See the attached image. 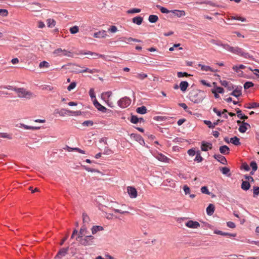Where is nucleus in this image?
Returning a JSON list of instances; mask_svg holds the SVG:
<instances>
[{
    "mask_svg": "<svg viewBox=\"0 0 259 259\" xmlns=\"http://www.w3.org/2000/svg\"><path fill=\"white\" fill-rule=\"evenodd\" d=\"M215 44L218 46H220L223 47L226 50H227L233 54L239 55L241 56H243L245 58H247L249 57V54L247 53L243 52L242 50L238 47H231L227 44H223L221 42H219L218 43H216Z\"/></svg>",
    "mask_w": 259,
    "mask_h": 259,
    "instance_id": "f257e3e1",
    "label": "nucleus"
},
{
    "mask_svg": "<svg viewBox=\"0 0 259 259\" xmlns=\"http://www.w3.org/2000/svg\"><path fill=\"white\" fill-rule=\"evenodd\" d=\"M205 97V93L200 90H193L189 93L190 100L195 103L201 102Z\"/></svg>",
    "mask_w": 259,
    "mask_h": 259,
    "instance_id": "f03ea898",
    "label": "nucleus"
},
{
    "mask_svg": "<svg viewBox=\"0 0 259 259\" xmlns=\"http://www.w3.org/2000/svg\"><path fill=\"white\" fill-rule=\"evenodd\" d=\"M13 91L16 92L18 97L20 98L30 99L35 97L33 93L22 88H18L14 87Z\"/></svg>",
    "mask_w": 259,
    "mask_h": 259,
    "instance_id": "7ed1b4c3",
    "label": "nucleus"
},
{
    "mask_svg": "<svg viewBox=\"0 0 259 259\" xmlns=\"http://www.w3.org/2000/svg\"><path fill=\"white\" fill-rule=\"evenodd\" d=\"M95 238L92 235H87L76 238L79 243L83 246H90L94 244Z\"/></svg>",
    "mask_w": 259,
    "mask_h": 259,
    "instance_id": "20e7f679",
    "label": "nucleus"
},
{
    "mask_svg": "<svg viewBox=\"0 0 259 259\" xmlns=\"http://www.w3.org/2000/svg\"><path fill=\"white\" fill-rule=\"evenodd\" d=\"M55 113L59 114L60 116H64L70 113L73 114L75 115H78L80 114L81 112L80 111H72L65 109H61V110L56 109Z\"/></svg>",
    "mask_w": 259,
    "mask_h": 259,
    "instance_id": "39448f33",
    "label": "nucleus"
},
{
    "mask_svg": "<svg viewBox=\"0 0 259 259\" xmlns=\"http://www.w3.org/2000/svg\"><path fill=\"white\" fill-rule=\"evenodd\" d=\"M53 54L55 57L63 56L70 57L71 55V53L70 52L65 49L63 50L61 48H58L55 50L53 51Z\"/></svg>",
    "mask_w": 259,
    "mask_h": 259,
    "instance_id": "423d86ee",
    "label": "nucleus"
},
{
    "mask_svg": "<svg viewBox=\"0 0 259 259\" xmlns=\"http://www.w3.org/2000/svg\"><path fill=\"white\" fill-rule=\"evenodd\" d=\"M131 103V100L127 97L122 98L118 101V106L122 108H125L128 107Z\"/></svg>",
    "mask_w": 259,
    "mask_h": 259,
    "instance_id": "0eeeda50",
    "label": "nucleus"
},
{
    "mask_svg": "<svg viewBox=\"0 0 259 259\" xmlns=\"http://www.w3.org/2000/svg\"><path fill=\"white\" fill-rule=\"evenodd\" d=\"M81 54L90 55L92 57L93 59H97L101 58L105 60H107L106 56L104 55L99 54L98 53L93 52L91 51H88L84 53H81Z\"/></svg>",
    "mask_w": 259,
    "mask_h": 259,
    "instance_id": "6e6552de",
    "label": "nucleus"
},
{
    "mask_svg": "<svg viewBox=\"0 0 259 259\" xmlns=\"http://www.w3.org/2000/svg\"><path fill=\"white\" fill-rule=\"evenodd\" d=\"M127 192L131 198H135L137 197L138 193L136 189L132 186L127 187Z\"/></svg>",
    "mask_w": 259,
    "mask_h": 259,
    "instance_id": "1a4fd4ad",
    "label": "nucleus"
},
{
    "mask_svg": "<svg viewBox=\"0 0 259 259\" xmlns=\"http://www.w3.org/2000/svg\"><path fill=\"white\" fill-rule=\"evenodd\" d=\"M155 157L159 161L162 162L169 163L170 161H171V160L170 158L167 157L166 156L163 155L161 153L157 154L155 155Z\"/></svg>",
    "mask_w": 259,
    "mask_h": 259,
    "instance_id": "9d476101",
    "label": "nucleus"
},
{
    "mask_svg": "<svg viewBox=\"0 0 259 259\" xmlns=\"http://www.w3.org/2000/svg\"><path fill=\"white\" fill-rule=\"evenodd\" d=\"M185 225L189 228H192V229H196L199 227H200V224L197 222V221H193L192 220L188 221Z\"/></svg>",
    "mask_w": 259,
    "mask_h": 259,
    "instance_id": "9b49d317",
    "label": "nucleus"
},
{
    "mask_svg": "<svg viewBox=\"0 0 259 259\" xmlns=\"http://www.w3.org/2000/svg\"><path fill=\"white\" fill-rule=\"evenodd\" d=\"M93 103L95 107L101 112L105 113L107 110V108L100 104L96 99L93 100Z\"/></svg>",
    "mask_w": 259,
    "mask_h": 259,
    "instance_id": "f8f14e48",
    "label": "nucleus"
},
{
    "mask_svg": "<svg viewBox=\"0 0 259 259\" xmlns=\"http://www.w3.org/2000/svg\"><path fill=\"white\" fill-rule=\"evenodd\" d=\"M212 148V145L210 143L206 142L203 141L201 143V149L203 151H207L208 149H211Z\"/></svg>",
    "mask_w": 259,
    "mask_h": 259,
    "instance_id": "ddd939ff",
    "label": "nucleus"
},
{
    "mask_svg": "<svg viewBox=\"0 0 259 259\" xmlns=\"http://www.w3.org/2000/svg\"><path fill=\"white\" fill-rule=\"evenodd\" d=\"M131 138H133L134 140L138 142L141 145H143L145 144V142L143 138L138 134H132L131 135Z\"/></svg>",
    "mask_w": 259,
    "mask_h": 259,
    "instance_id": "4468645a",
    "label": "nucleus"
},
{
    "mask_svg": "<svg viewBox=\"0 0 259 259\" xmlns=\"http://www.w3.org/2000/svg\"><path fill=\"white\" fill-rule=\"evenodd\" d=\"M250 127V125L247 122H245L244 121L242 122V124H241L239 127V131L241 133H245L248 128Z\"/></svg>",
    "mask_w": 259,
    "mask_h": 259,
    "instance_id": "2eb2a0df",
    "label": "nucleus"
},
{
    "mask_svg": "<svg viewBox=\"0 0 259 259\" xmlns=\"http://www.w3.org/2000/svg\"><path fill=\"white\" fill-rule=\"evenodd\" d=\"M88 233V231L87 227L85 226V225H82V226L81 227L79 230L78 235L77 238L87 236Z\"/></svg>",
    "mask_w": 259,
    "mask_h": 259,
    "instance_id": "dca6fc26",
    "label": "nucleus"
},
{
    "mask_svg": "<svg viewBox=\"0 0 259 259\" xmlns=\"http://www.w3.org/2000/svg\"><path fill=\"white\" fill-rule=\"evenodd\" d=\"M170 13L174 14L175 16L179 18L186 15V13L184 10H170Z\"/></svg>",
    "mask_w": 259,
    "mask_h": 259,
    "instance_id": "f3484780",
    "label": "nucleus"
},
{
    "mask_svg": "<svg viewBox=\"0 0 259 259\" xmlns=\"http://www.w3.org/2000/svg\"><path fill=\"white\" fill-rule=\"evenodd\" d=\"M213 157L218 161L223 164H226L227 163L226 158L220 154H215L213 155Z\"/></svg>",
    "mask_w": 259,
    "mask_h": 259,
    "instance_id": "a211bd4d",
    "label": "nucleus"
},
{
    "mask_svg": "<svg viewBox=\"0 0 259 259\" xmlns=\"http://www.w3.org/2000/svg\"><path fill=\"white\" fill-rule=\"evenodd\" d=\"M93 36L95 38H104L107 36V34L105 30H102L95 32Z\"/></svg>",
    "mask_w": 259,
    "mask_h": 259,
    "instance_id": "6ab92c4d",
    "label": "nucleus"
},
{
    "mask_svg": "<svg viewBox=\"0 0 259 259\" xmlns=\"http://www.w3.org/2000/svg\"><path fill=\"white\" fill-rule=\"evenodd\" d=\"M19 127L24 128L25 130H37L40 129L39 126H29L26 124H24L23 123H20Z\"/></svg>",
    "mask_w": 259,
    "mask_h": 259,
    "instance_id": "aec40b11",
    "label": "nucleus"
},
{
    "mask_svg": "<svg viewBox=\"0 0 259 259\" xmlns=\"http://www.w3.org/2000/svg\"><path fill=\"white\" fill-rule=\"evenodd\" d=\"M68 249H69V247H67V248H61L59 251V252H58L57 254V256H65L68 251Z\"/></svg>",
    "mask_w": 259,
    "mask_h": 259,
    "instance_id": "412c9836",
    "label": "nucleus"
},
{
    "mask_svg": "<svg viewBox=\"0 0 259 259\" xmlns=\"http://www.w3.org/2000/svg\"><path fill=\"white\" fill-rule=\"evenodd\" d=\"M221 84L225 87L228 88V90L231 91L233 89V86L232 83L228 82L226 80H221Z\"/></svg>",
    "mask_w": 259,
    "mask_h": 259,
    "instance_id": "4be33fe9",
    "label": "nucleus"
},
{
    "mask_svg": "<svg viewBox=\"0 0 259 259\" xmlns=\"http://www.w3.org/2000/svg\"><path fill=\"white\" fill-rule=\"evenodd\" d=\"M189 86V83L187 81H181L180 84V88L182 92H185Z\"/></svg>",
    "mask_w": 259,
    "mask_h": 259,
    "instance_id": "5701e85b",
    "label": "nucleus"
},
{
    "mask_svg": "<svg viewBox=\"0 0 259 259\" xmlns=\"http://www.w3.org/2000/svg\"><path fill=\"white\" fill-rule=\"evenodd\" d=\"M214 211V206L212 204H209L208 207L206 208V212L208 215H212Z\"/></svg>",
    "mask_w": 259,
    "mask_h": 259,
    "instance_id": "b1692460",
    "label": "nucleus"
},
{
    "mask_svg": "<svg viewBox=\"0 0 259 259\" xmlns=\"http://www.w3.org/2000/svg\"><path fill=\"white\" fill-rule=\"evenodd\" d=\"M219 150L222 154H227L229 153L230 149L227 146L224 145L221 146Z\"/></svg>",
    "mask_w": 259,
    "mask_h": 259,
    "instance_id": "393cba45",
    "label": "nucleus"
},
{
    "mask_svg": "<svg viewBox=\"0 0 259 259\" xmlns=\"http://www.w3.org/2000/svg\"><path fill=\"white\" fill-rule=\"evenodd\" d=\"M164 184L165 186H169L172 188H174L175 187V183L174 181L171 179H167L164 181Z\"/></svg>",
    "mask_w": 259,
    "mask_h": 259,
    "instance_id": "a878e982",
    "label": "nucleus"
},
{
    "mask_svg": "<svg viewBox=\"0 0 259 259\" xmlns=\"http://www.w3.org/2000/svg\"><path fill=\"white\" fill-rule=\"evenodd\" d=\"M250 187V185L249 183L247 181H243L241 185V188L242 189L245 191L248 190Z\"/></svg>",
    "mask_w": 259,
    "mask_h": 259,
    "instance_id": "bb28decb",
    "label": "nucleus"
},
{
    "mask_svg": "<svg viewBox=\"0 0 259 259\" xmlns=\"http://www.w3.org/2000/svg\"><path fill=\"white\" fill-rule=\"evenodd\" d=\"M147 109L144 106L139 107L137 108L136 111L137 113L141 114H144L147 113Z\"/></svg>",
    "mask_w": 259,
    "mask_h": 259,
    "instance_id": "cd10ccee",
    "label": "nucleus"
},
{
    "mask_svg": "<svg viewBox=\"0 0 259 259\" xmlns=\"http://www.w3.org/2000/svg\"><path fill=\"white\" fill-rule=\"evenodd\" d=\"M143 20L142 17L140 16H137L133 18V22L139 25L142 24Z\"/></svg>",
    "mask_w": 259,
    "mask_h": 259,
    "instance_id": "c85d7f7f",
    "label": "nucleus"
},
{
    "mask_svg": "<svg viewBox=\"0 0 259 259\" xmlns=\"http://www.w3.org/2000/svg\"><path fill=\"white\" fill-rule=\"evenodd\" d=\"M198 66L201 67V69L203 71H210L211 72H215V71L212 69L210 67L208 66H205L202 65L201 64H199Z\"/></svg>",
    "mask_w": 259,
    "mask_h": 259,
    "instance_id": "c756f323",
    "label": "nucleus"
},
{
    "mask_svg": "<svg viewBox=\"0 0 259 259\" xmlns=\"http://www.w3.org/2000/svg\"><path fill=\"white\" fill-rule=\"evenodd\" d=\"M86 72H89L90 73H95L98 72L99 70L97 69H90L88 68H85V69L83 70L79 71V73H84Z\"/></svg>",
    "mask_w": 259,
    "mask_h": 259,
    "instance_id": "7c9ffc66",
    "label": "nucleus"
},
{
    "mask_svg": "<svg viewBox=\"0 0 259 259\" xmlns=\"http://www.w3.org/2000/svg\"><path fill=\"white\" fill-rule=\"evenodd\" d=\"M103 230V228L102 226H94L91 230L93 234H96L97 232L100 231H102Z\"/></svg>",
    "mask_w": 259,
    "mask_h": 259,
    "instance_id": "2f4dec72",
    "label": "nucleus"
},
{
    "mask_svg": "<svg viewBox=\"0 0 259 259\" xmlns=\"http://www.w3.org/2000/svg\"><path fill=\"white\" fill-rule=\"evenodd\" d=\"M230 142L236 146L240 145V140L237 137H234L230 139Z\"/></svg>",
    "mask_w": 259,
    "mask_h": 259,
    "instance_id": "473e14b6",
    "label": "nucleus"
},
{
    "mask_svg": "<svg viewBox=\"0 0 259 259\" xmlns=\"http://www.w3.org/2000/svg\"><path fill=\"white\" fill-rule=\"evenodd\" d=\"M135 76L137 79L141 80H143L146 78H147L148 77V75L147 74L144 73H138L136 74Z\"/></svg>",
    "mask_w": 259,
    "mask_h": 259,
    "instance_id": "72a5a7b5",
    "label": "nucleus"
},
{
    "mask_svg": "<svg viewBox=\"0 0 259 259\" xmlns=\"http://www.w3.org/2000/svg\"><path fill=\"white\" fill-rule=\"evenodd\" d=\"M67 150L69 152L70 151H76L78 153H80L81 154H85V151L78 148H71V147H67Z\"/></svg>",
    "mask_w": 259,
    "mask_h": 259,
    "instance_id": "f704fd0d",
    "label": "nucleus"
},
{
    "mask_svg": "<svg viewBox=\"0 0 259 259\" xmlns=\"http://www.w3.org/2000/svg\"><path fill=\"white\" fill-rule=\"evenodd\" d=\"M236 112L237 113L238 117L241 119H247L248 117L245 115H243L241 113V111L239 108L236 109Z\"/></svg>",
    "mask_w": 259,
    "mask_h": 259,
    "instance_id": "c9c22d12",
    "label": "nucleus"
},
{
    "mask_svg": "<svg viewBox=\"0 0 259 259\" xmlns=\"http://www.w3.org/2000/svg\"><path fill=\"white\" fill-rule=\"evenodd\" d=\"M158 16L155 15H151L148 18V20L151 23H155L158 21Z\"/></svg>",
    "mask_w": 259,
    "mask_h": 259,
    "instance_id": "e433bc0d",
    "label": "nucleus"
},
{
    "mask_svg": "<svg viewBox=\"0 0 259 259\" xmlns=\"http://www.w3.org/2000/svg\"><path fill=\"white\" fill-rule=\"evenodd\" d=\"M48 27L50 28L54 27L56 25V21L53 19H48L47 21Z\"/></svg>",
    "mask_w": 259,
    "mask_h": 259,
    "instance_id": "4c0bfd02",
    "label": "nucleus"
},
{
    "mask_svg": "<svg viewBox=\"0 0 259 259\" xmlns=\"http://www.w3.org/2000/svg\"><path fill=\"white\" fill-rule=\"evenodd\" d=\"M231 95L236 97H238L241 95V90L236 89L231 93Z\"/></svg>",
    "mask_w": 259,
    "mask_h": 259,
    "instance_id": "58836bf2",
    "label": "nucleus"
},
{
    "mask_svg": "<svg viewBox=\"0 0 259 259\" xmlns=\"http://www.w3.org/2000/svg\"><path fill=\"white\" fill-rule=\"evenodd\" d=\"M112 95V92L110 91L106 92L102 94V98L105 100L108 99Z\"/></svg>",
    "mask_w": 259,
    "mask_h": 259,
    "instance_id": "ea45409f",
    "label": "nucleus"
},
{
    "mask_svg": "<svg viewBox=\"0 0 259 259\" xmlns=\"http://www.w3.org/2000/svg\"><path fill=\"white\" fill-rule=\"evenodd\" d=\"M245 107L248 109L255 108L256 107H259V103H249L247 106H245Z\"/></svg>",
    "mask_w": 259,
    "mask_h": 259,
    "instance_id": "a19ab883",
    "label": "nucleus"
},
{
    "mask_svg": "<svg viewBox=\"0 0 259 259\" xmlns=\"http://www.w3.org/2000/svg\"><path fill=\"white\" fill-rule=\"evenodd\" d=\"M156 7L158 8L160 10V12L162 13L167 14L170 13V11L167 10L165 8L163 7L160 5H156Z\"/></svg>",
    "mask_w": 259,
    "mask_h": 259,
    "instance_id": "79ce46f5",
    "label": "nucleus"
},
{
    "mask_svg": "<svg viewBox=\"0 0 259 259\" xmlns=\"http://www.w3.org/2000/svg\"><path fill=\"white\" fill-rule=\"evenodd\" d=\"M35 6H37L38 8H40V6H39V4H38V3H33L29 7V9L31 11H38V10L37 9V8H36Z\"/></svg>",
    "mask_w": 259,
    "mask_h": 259,
    "instance_id": "37998d69",
    "label": "nucleus"
},
{
    "mask_svg": "<svg viewBox=\"0 0 259 259\" xmlns=\"http://www.w3.org/2000/svg\"><path fill=\"white\" fill-rule=\"evenodd\" d=\"M0 138H6L8 139H12V135L7 133H0Z\"/></svg>",
    "mask_w": 259,
    "mask_h": 259,
    "instance_id": "c03bdc74",
    "label": "nucleus"
},
{
    "mask_svg": "<svg viewBox=\"0 0 259 259\" xmlns=\"http://www.w3.org/2000/svg\"><path fill=\"white\" fill-rule=\"evenodd\" d=\"M39 67L40 68H44V67L49 68L50 67V64L49 62H48L46 61H43L40 62V63L39 64Z\"/></svg>",
    "mask_w": 259,
    "mask_h": 259,
    "instance_id": "a18cd8bd",
    "label": "nucleus"
},
{
    "mask_svg": "<svg viewBox=\"0 0 259 259\" xmlns=\"http://www.w3.org/2000/svg\"><path fill=\"white\" fill-rule=\"evenodd\" d=\"M196 4H207V5H210L211 6H213V7H215L217 6L214 3H213L212 2H211V1H203V2H196Z\"/></svg>",
    "mask_w": 259,
    "mask_h": 259,
    "instance_id": "49530a36",
    "label": "nucleus"
},
{
    "mask_svg": "<svg viewBox=\"0 0 259 259\" xmlns=\"http://www.w3.org/2000/svg\"><path fill=\"white\" fill-rule=\"evenodd\" d=\"M202 160H203V158L200 155V152L199 151H198L196 153V156L195 158L194 159V160L198 162H201L202 161Z\"/></svg>",
    "mask_w": 259,
    "mask_h": 259,
    "instance_id": "de8ad7c7",
    "label": "nucleus"
},
{
    "mask_svg": "<svg viewBox=\"0 0 259 259\" xmlns=\"http://www.w3.org/2000/svg\"><path fill=\"white\" fill-rule=\"evenodd\" d=\"M229 19H230L231 20H240L242 22H245L246 20L245 18L241 17H238V16H231Z\"/></svg>",
    "mask_w": 259,
    "mask_h": 259,
    "instance_id": "09e8293b",
    "label": "nucleus"
},
{
    "mask_svg": "<svg viewBox=\"0 0 259 259\" xmlns=\"http://www.w3.org/2000/svg\"><path fill=\"white\" fill-rule=\"evenodd\" d=\"M221 171L224 175H226L228 176L230 175V174H229L230 172V169L227 167H222L221 169Z\"/></svg>",
    "mask_w": 259,
    "mask_h": 259,
    "instance_id": "8fccbe9b",
    "label": "nucleus"
},
{
    "mask_svg": "<svg viewBox=\"0 0 259 259\" xmlns=\"http://www.w3.org/2000/svg\"><path fill=\"white\" fill-rule=\"evenodd\" d=\"M214 233L215 234L221 235H223V236H226V235L232 236H235V235H231V234H229L228 233L223 232L222 231H219V230H215L214 231Z\"/></svg>",
    "mask_w": 259,
    "mask_h": 259,
    "instance_id": "3c124183",
    "label": "nucleus"
},
{
    "mask_svg": "<svg viewBox=\"0 0 259 259\" xmlns=\"http://www.w3.org/2000/svg\"><path fill=\"white\" fill-rule=\"evenodd\" d=\"M69 30L71 33L75 34L79 31V29L77 26H74L71 27Z\"/></svg>",
    "mask_w": 259,
    "mask_h": 259,
    "instance_id": "603ef678",
    "label": "nucleus"
},
{
    "mask_svg": "<svg viewBox=\"0 0 259 259\" xmlns=\"http://www.w3.org/2000/svg\"><path fill=\"white\" fill-rule=\"evenodd\" d=\"M250 166L251 167L252 170L254 171H256L257 169V164L254 161H252L250 162Z\"/></svg>",
    "mask_w": 259,
    "mask_h": 259,
    "instance_id": "864d4df0",
    "label": "nucleus"
},
{
    "mask_svg": "<svg viewBox=\"0 0 259 259\" xmlns=\"http://www.w3.org/2000/svg\"><path fill=\"white\" fill-rule=\"evenodd\" d=\"M177 76L178 77L181 78L184 76H189L190 74H188L187 72H178L177 73Z\"/></svg>",
    "mask_w": 259,
    "mask_h": 259,
    "instance_id": "5fc2aeb1",
    "label": "nucleus"
},
{
    "mask_svg": "<svg viewBox=\"0 0 259 259\" xmlns=\"http://www.w3.org/2000/svg\"><path fill=\"white\" fill-rule=\"evenodd\" d=\"M253 86V83L252 82H250V81H247V82H246L244 84V88L245 89H248L252 87Z\"/></svg>",
    "mask_w": 259,
    "mask_h": 259,
    "instance_id": "6e6d98bb",
    "label": "nucleus"
},
{
    "mask_svg": "<svg viewBox=\"0 0 259 259\" xmlns=\"http://www.w3.org/2000/svg\"><path fill=\"white\" fill-rule=\"evenodd\" d=\"M82 221H83V223H88L90 221V218L89 217V216L85 214V213H83L82 214Z\"/></svg>",
    "mask_w": 259,
    "mask_h": 259,
    "instance_id": "4d7b16f0",
    "label": "nucleus"
},
{
    "mask_svg": "<svg viewBox=\"0 0 259 259\" xmlns=\"http://www.w3.org/2000/svg\"><path fill=\"white\" fill-rule=\"evenodd\" d=\"M8 15V11L6 9H0V16L7 17Z\"/></svg>",
    "mask_w": 259,
    "mask_h": 259,
    "instance_id": "13d9d810",
    "label": "nucleus"
},
{
    "mask_svg": "<svg viewBox=\"0 0 259 259\" xmlns=\"http://www.w3.org/2000/svg\"><path fill=\"white\" fill-rule=\"evenodd\" d=\"M76 86V83L75 82H71L67 87V90L68 91H70L74 89Z\"/></svg>",
    "mask_w": 259,
    "mask_h": 259,
    "instance_id": "bf43d9fd",
    "label": "nucleus"
},
{
    "mask_svg": "<svg viewBox=\"0 0 259 259\" xmlns=\"http://www.w3.org/2000/svg\"><path fill=\"white\" fill-rule=\"evenodd\" d=\"M232 69L237 73H238V75L241 76L243 74V72L239 69V68L238 67V66H234L232 67Z\"/></svg>",
    "mask_w": 259,
    "mask_h": 259,
    "instance_id": "052dcab7",
    "label": "nucleus"
},
{
    "mask_svg": "<svg viewBox=\"0 0 259 259\" xmlns=\"http://www.w3.org/2000/svg\"><path fill=\"white\" fill-rule=\"evenodd\" d=\"M139 121V118L137 116L133 115L131 117V122L133 123H137Z\"/></svg>",
    "mask_w": 259,
    "mask_h": 259,
    "instance_id": "680f3d73",
    "label": "nucleus"
},
{
    "mask_svg": "<svg viewBox=\"0 0 259 259\" xmlns=\"http://www.w3.org/2000/svg\"><path fill=\"white\" fill-rule=\"evenodd\" d=\"M89 95L91 98V99L93 100H94L95 99H96V96H95V92H94V89H91L90 91H89Z\"/></svg>",
    "mask_w": 259,
    "mask_h": 259,
    "instance_id": "e2e57ef3",
    "label": "nucleus"
},
{
    "mask_svg": "<svg viewBox=\"0 0 259 259\" xmlns=\"http://www.w3.org/2000/svg\"><path fill=\"white\" fill-rule=\"evenodd\" d=\"M201 191L202 193L209 195L210 192H209L207 187L206 186L202 187L201 188Z\"/></svg>",
    "mask_w": 259,
    "mask_h": 259,
    "instance_id": "0e129e2a",
    "label": "nucleus"
},
{
    "mask_svg": "<svg viewBox=\"0 0 259 259\" xmlns=\"http://www.w3.org/2000/svg\"><path fill=\"white\" fill-rule=\"evenodd\" d=\"M258 194H259V187H253V197H255Z\"/></svg>",
    "mask_w": 259,
    "mask_h": 259,
    "instance_id": "69168bd1",
    "label": "nucleus"
},
{
    "mask_svg": "<svg viewBox=\"0 0 259 259\" xmlns=\"http://www.w3.org/2000/svg\"><path fill=\"white\" fill-rule=\"evenodd\" d=\"M140 12H141V9L134 8V9L128 10L127 11V13L129 14H130V13H140Z\"/></svg>",
    "mask_w": 259,
    "mask_h": 259,
    "instance_id": "338daca9",
    "label": "nucleus"
},
{
    "mask_svg": "<svg viewBox=\"0 0 259 259\" xmlns=\"http://www.w3.org/2000/svg\"><path fill=\"white\" fill-rule=\"evenodd\" d=\"M82 125L86 126H92L93 125V122L91 120H87L82 123Z\"/></svg>",
    "mask_w": 259,
    "mask_h": 259,
    "instance_id": "774afa93",
    "label": "nucleus"
}]
</instances>
